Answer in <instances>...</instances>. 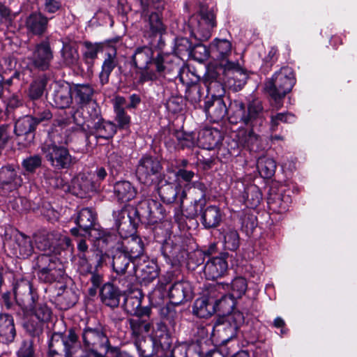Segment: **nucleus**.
I'll return each instance as SVG.
<instances>
[{
    "mask_svg": "<svg viewBox=\"0 0 357 357\" xmlns=\"http://www.w3.org/2000/svg\"><path fill=\"white\" fill-rule=\"evenodd\" d=\"M83 348L88 351L94 348H102L107 354L110 348V343L102 327L85 326L80 333Z\"/></svg>",
    "mask_w": 357,
    "mask_h": 357,
    "instance_id": "nucleus-7",
    "label": "nucleus"
},
{
    "mask_svg": "<svg viewBox=\"0 0 357 357\" xmlns=\"http://www.w3.org/2000/svg\"><path fill=\"white\" fill-rule=\"evenodd\" d=\"M36 124L32 116H25L19 119L15 124L14 132L17 136L29 135L32 133Z\"/></svg>",
    "mask_w": 357,
    "mask_h": 357,
    "instance_id": "nucleus-39",
    "label": "nucleus"
},
{
    "mask_svg": "<svg viewBox=\"0 0 357 357\" xmlns=\"http://www.w3.org/2000/svg\"><path fill=\"white\" fill-rule=\"evenodd\" d=\"M153 50L147 46L138 47L132 55V62L139 69V82L142 84L155 80L165 70L162 58L158 56L153 59Z\"/></svg>",
    "mask_w": 357,
    "mask_h": 357,
    "instance_id": "nucleus-2",
    "label": "nucleus"
},
{
    "mask_svg": "<svg viewBox=\"0 0 357 357\" xmlns=\"http://www.w3.org/2000/svg\"><path fill=\"white\" fill-rule=\"evenodd\" d=\"M224 284V283H222ZM248 288V283L246 280L243 277H237L234 278L231 284H225L224 289L220 290L231 289V293L229 294L234 299L241 298L245 293Z\"/></svg>",
    "mask_w": 357,
    "mask_h": 357,
    "instance_id": "nucleus-38",
    "label": "nucleus"
},
{
    "mask_svg": "<svg viewBox=\"0 0 357 357\" xmlns=\"http://www.w3.org/2000/svg\"><path fill=\"white\" fill-rule=\"evenodd\" d=\"M33 315L40 322L48 321L50 319L52 311L45 303H30L29 307Z\"/></svg>",
    "mask_w": 357,
    "mask_h": 357,
    "instance_id": "nucleus-43",
    "label": "nucleus"
},
{
    "mask_svg": "<svg viewBox=\"0 0 357 357\" xmlns=\"http://www.w3.org/2000/svg\"><path fill=\"white\" fill-rule=\"evenodd\" d=\"M61 52L63 61L66 66H73L78 63L79 56L75 43H63Z\"/></svg>",
    "mask_w": 357,
    "mask_h": 357,
    "instance_id": "nucleus-36",
    "label": "nucleus"
},
{
    "mask_svg": "<svg viewBox=\"0 0 357 357\" xmlns=\"http://www.w3.org/2000/svg\"><path fill=\"white\" fill-rule=\"evenodd\" d=\"M221 135L218 130L206 129L199 133L197 142L206 149H214L220 142Z\"/></svg>",
    "mask_w": 357,
    "mask_h": 357,
    "instance_id": "nucleus-30",
    "label": "nucleus"
},
{
    "mask_svg": "<svg viewBox=\"0 0 357 357\" xmlns=\"http://www.w3.org/2000/svg\"><path fill=\"white\" fill-rule=\"evenodd\" d=\"M46 83L43 79H37L33 82L29 89L28 96L30 99L35 100L42 97L43 95Z\"/></svg>",
    "mask_w": 357,
    "mask_h": 357,
    "instance_id": "nucleus-52",
    "label": "nucleus"
},
{
    "mask_svg": "<svg viewBox=\"0 0 357 357\" xmlns=\"http://www.w3.org/2000/svg\"><path fill=\"white\" fill-rule=\"evenodd\" d=\"M122 237L123 240L119 249L132 259L133 262L141 260L143 257H145L144 255V243L139 237L132 236V234Z\"/></svg>",
    "mask_w": 357,
    "mask_h": 357,
    "instance_id": "nucleus-17",
    "label": "nucleus"
},
{
    "mask_svg": "<svg viewBox=\"0 0 357 357\" xmlns=\"http://www.w3.org/2000/svg\"><path fill=\"white\" fill-rule=\"evenodd\" d=\"M84 45L85 51L83 53V60L87 65L88 70H90L98 57V53L102 50V45L100 43H92L89 41L84 42Z\"/></svg>",
    "mask_w": 357,
    "mask_h": 357,
    "instance_id": "nucleus-37",
    "label": "nucleus"
},
{
    "mask_svg": "<svg viewBox=\"0 0 357 357\" xmlns=\"http://www.w3.org/2000/svg\"><path fill=\"white\" fill-rule=\"evenodd\" d=\"M243 314L239 311L233 312L228 317V321L231 324L233 333L244 323Z\"/></svg>",
    "mask_w": 357,
    "mask_h": 357,
    "instance_id": "nucleus-62",
    "label": "nucleus"
},
{
    "mask_svg": "<svg viewBox=\"0 0 357 357\" xmlns=\"http://www.w3.org/2000/svg\"><path fill=\"white\" fill-rule=\"evenodd\" d=\"M160 162L155 158L144 155L138 162L136 168L137 179L145 185H151L162 170Z\"/></svg>",
    "mask_w": 357,
    "mask_h": 357,
    "instance_id": "nucleus-11",
    "label": "nucleus"
},
{
    "mask_svg": "<svg viewBox=\"0 0 357 357\" xmlns=\"http://www.w3.org/2000/svg\"><path fill=\"white\" fill-rule=\"evenodd\" d=\"M72 93L68 83H56L51 96V104L59 109L69 107L73 102Z\"/></svg>",
    "mask_w": 357,
    "mask_h": 357,
    "instance_id": "nucleus-16",
    "label": "nucleus"
},
{
    "mask_svg": "<svg viewBox=\"0 0 357 357\" xmlns=\"http://www.w3.org/2000/svg\"><path fill=\"white\" fill-rule=\"evenodd\" d=\"M141 305V298L137 296H128L124 301L126 310L134 316L149 314L150 310L147 308H142Z\"/></svg>",
    "mask_w": 357,
    "mask_h": 357,
    "instance_id": "nucleus-41",
    "label": "nucleus"
},
{
    "mask_svg": "<svg viewBox=\"0 0 357 357\" xmlns=\"http://www.w3.org/2000/svg\"><path fill=\"white\" fill-rule=\"evenodd\" d=\"M168 295L173 305H180L192 298V287L186 281L175 282L169 288Z\"/></svg>",
    "mask_w": 357,
    "mask_h": 357,
    "instance_id": "nucleus-19",
    "label": "nucleus"
},
{
    "mask_svg": "<svg viewBox=\"0 0 357 357\" xmlns=\"http://www.w3.org/2000/svg\"><path fill=\"white\" fill-rule=\"evenodd\" d=\"M42 164V158L38 155L29 156L22 161V167L30 173H33L36 169L40 167Z\"/></svg>",
    "mask_w": 357,
    "mask_h": 357,
    "instance_id": "nucleus-57",
    "label": "nucleus"
},
{
    "mask_svg": "<svg viewBox=\"0 0 357 357\" xmlns=\"http://www.w3.org/2000/svg\"><path fill=\"white\" fill-rule=\"evenodd\" d=\"M294 116L290 113H278L276 115H272L271 117V128L272 130H275L280 122L292 123Z\"/></svg>",
    "mask_w": 357,
    "mask_h": 357,
    "instance_id": "nucleus-59",
    "label": "nucleus"
},
{
    "mask_svg": "<svg viewBox=\"0 0 357 357\" xmlns=\"http://www.w3.org/2000/svg\"><path fill=\"white\" fill-rule=\"evenodd\" d=\"M81 347L74 329H69L66 334L54 333L49 344V355L50 357H88L78 355Z\"/></svg>",
    "mask_w": 357,
    "mask_h": 357,
    "instance_id": "nucleus-4",
    "label": "nucleus"
},
{
    "mask_svg": "<svg viewBox=\"0 0 357 357\" xmlns=\"http://www.w3.org/2000/svg\"><path fill=\"white\" fill-rule=\"evenodd\" d=\"M41 152L51 167L56 170L69 169L76 162L75 158L66 147L51 141L41 145Z\"/></svg>",
    "mask_w": 357,
    "mask_h": 357,
    "instance_id": "nucleus-5",
    "label": "nucleus"
},
{
    "mask_svg": "<svg viewBox=\"0 0 357 357\" xmlns=\"http://www.w3.org/2000/svg\"><path fill=\"white\" fill-rule=\"evenodd\" d=\"M295 82L294 74L289 67L280 68L265 82L264 90L273 100V108L279 109L282 107V99L291 91Z\"/></svg>",
    "mask_w": 357,
    "mask_h": 357,
    "instance_id": "nucleus-1",
    "label": "nucleus"
},
{
    "mask_svg": "<svg viewBox=\"0 0 357 357\" xmlns=\"http://www.w3.org/2000/svg\"><path fill=\"white\" fill-rule=\"evenodd\" d=\"M96 220L95 212L91 208H84L78 213L75 222L80 229L87 231L93 227Z\"/></svg>",
    "mask_w": 357,
    "mask_h": 357,
    "instance_id": "nucleus-32",
    "label": "nucleus"
},
{
    "mask_svg": "<svg viewBox=\"0 0 357 357\" xmlns=\"http://www.w3.org/2000/svg\"><path fill=\"white\" fill-rule=\"evenodd\" d=\"M121 68L119 59L117 56L116 49H111L105 53L101 66V70L99 73V79L102 85L109 82V79L112 71L116 68Z\"/></svg>",
    "mask_w": 357,
    "mask_h": 357,
    "instance_id": "nucleus-20",
    "label": "nucleus"
},
{
    "mask_svg": "<svg viewBox=\"0 0 357 357\" xmlns=\"http://www.w3.org/2000/svg\"><path fill=\"white\" fill-rule=\"evenodd\" d=\"M143 10L142 15L149 17V24L153 35L162 33L165 29L160 20L159 13L164 9L163 0H138Z\"/></svg>",
    "mask_w": 357,
    "mask_h": 357,
    "instance_id": "nucleus-9",
    "label": "nucleus"
},
{
    "mask_svg": "<svg viewBox=\"0 0 357 357\" xmlns=\"http://www.w3.org/2000/svg\"><path fill=\"white\" fill-rule=\"evenodd\" d=\"M78 266L80 271L83 273L91 272L93 259H90L89 255H78Z\"/></svg>",
    "mask_w": 357,
    "mask_h": 357,
    "instance_id": "nucleus-63",
    "label": "nucleus"
},
{
    "mask_svg": "<svg viewBox=\"0 0 357 357\" xmlns=\"http://www.w3.org/2000/svg\"><path fill=\"white\" fill-rule=\"evenodd\" d=\"M53 57L50 41L45 40L35 45L31 56L28 59L33 67L45 70L50 67Z\"/></svg>",
    "mask_w": 357,
    "mask_h": 357,
    "instance_id": "nucleus-12",
    "label": "nucleus"
},
{
    "mask_svg": "<svg viewBox=\"0 0 357 357\" xmlns=\"http://www.w3.org/2000/svg\"><path fill=\"white\" fill-rule=\"evenodd\" d=\"M179 250V246L174 245L171 241H166L161 247V251L163 256L168 259L176 257V254Z\"/></svg>",
    "mask_w": 357,
    "mask_h": 357,
    "instance_id": "nucleus-60",
    "label": "nucleus"
},
{
    "mask_svg": "<svg viewBox=\"0 0 357 357\" xmlns=\"http://www.w3.org/2000/svg\"><path fill=\"white\" fill-rule=\"evenodd\" d=\"M218 297L215 298V312L220 311L222 314L229 313L235 305V299L229 294H225L219 290Z\"/></svg>",
    "mask_w": 357,
    "mask_h": 357,
    "instance_id": "nucleus-40",
    "label": "nucleus"
},
{
    "mask_svg": "<svg viewBox=\"0 0 357 357\" xmlns=\"http://www.w3.org/2000/svg\"><path fill=\"white\" fill-rule=\"evenodd\" d=\"M201 16L197 33L200 40H206L211 36V30L216 26L215 15L213 10L202 8Z\"/></svg>",
    "mask_w": 357,
    "mask_h": 357,
    "instance_id": "nucleus-23",
    "label": "nucleus"
},
{
    "mask_svg": "<svg viewBox=\"0 0 357 357\" xmlns=\"http://www.w3.org/2000/svg\"><path fill=\"white\" fill-rule=\"evenodd\" d=\"M14 294L16 301L24 307L28 308L30 303H34L31 285L27 280L17 282L14 287Z\"/></svg>",
    "mask_w": 357,
    "mask_h": 357,
    "instance_id": "nucleus-25",
    "label": "nucleus"
},
{
    "mask_svg": "<svg viewBox=\"0 0 357 357\" xmlns=\"http://www.w3.org/2000/svg\"><path fill=\"white\" fill-rule=\"evenodd\" d=\"M117 252L113 257L112 267L114 271L119 275H123L126 273L130 263L133 264V259L123 252L119 248Z\"/></svg>",
    "mask_w": 357,
    "mask_h": 357,
    "instance_id": "nucleus-33",
    "label": "nucleus"
},
{
    "mask_svg": "<svg viewBox=\"0 0 357 357\" xmlns=\"http://www.w3.org/2000/svg\"><path fill=\"white\" fill-rule=\"evenodd\" d=\"M131 208L123 207L121 210L114 212L116 226L121 236L133 234L135 230L134 222L130 216V214L133 213Z\"/></svg>",
    "mask_w": 357,
    "mask_h": 357,
    "instance_id": "nucleus-18",
    "label": "nucleus"
},
{
    "mask_svg": "<svg viewBox=\"0 0 357 357\" xmlns=\"http://www.w3.org/2000/svg\"><path fill=\"white\" fill-rule=\"evenodd\" d=\"M190 55H191L195 60L199 62H203L208 58L209 51L205 45L197 44L192 47Z\"/></svg>",
    "mask_w": 357,
    "mask_h": 357,
    "instance_id": "nucleus-56",
    "label": "nucleus"
},
{
    "mask_svg": "<svg viewBox=\"0 0 357 357\" xmlns=\"http://www.w3.org/2000/svg\"><path fill=\"white\" fill-rule=\"evenodd\" d=\"M257 168L264 178H271L275 173L276 165L272 158L261 157L257 160Z\"/></svg>",
    "mask_w": 357,
    "mask_h": 357,
    "instance_id": "nucleus-44",
    "label": "nucleus"
},
{
    "mask_svg": "<svg viewBox=\"0 0 357 357\" xmlns=\"http://www.w3.org/2000/svg\"><path fill=\"white\" fill-rule=\"evenodd\" d=\"M178 77L180 82L186 86L198 82L199 81V77L191 72L188 67H183L180 69Z\"/></svg>",
    "mask_w": 357,
    "mask_h": 357,
    "instance_id": "nucleus-54",
    "label": "nucleus"
},
{
    "mask_svg": "<svg viewBox=\"0 0 357 357\" xmlns=\"http://www.w3.org/2000/svg\"><path fill=\"white\" fill-rule=\"evenodd\" d=\"M96 137L108 139L116 133V127L114 123L110 121L99 120L94 125Z\"/></svg>",
    "mask_w": 357,
    "mask_h": 357,
    "instance_id": "nucleus-42",
    "label": "nucleus"
},
{
    "mask_svg": "<svg viewBox=\"0 0 357 357\" xmlns=\"http://www.w3.org/2000/svg\"><path fill=\"white\" fill-rule=\"evenodd\" d=\"M52 117V114L49 109H40L39 107L33 108V115L32 116V118L34 119L36 126L40 123L50 120Z\"/></svg>",
    "mask_w": 357,
    "mask_h": 357,
    "instance_id": "nucleus-61",
    "label": "nucleus"
},
{
    "mask_svg": "<svg viewBox=\"0 0 357 357\" xmlns=\"http://www.w3.org/2000/svg\"><path fill=\"white\" fill-rule=\"evenodd\" d=\"M114 193L118 201L126 202L135 197L137 190L130 182L121 181L114 184Z\"/></svg>",
    "mask_w": 357,
    "mask_h": 357,
    "instance_id": "nucleus-28",
    "label": "nucleus"
},
{
    "mask_svg": "<svg viewBox=\"0 0 357 357\" xmlns=\"http://www.w3.org/2000/svg\"><path fill=\"white\" fill-rule=\"evenodd\" d=\"M54 234L46 231L36 236V243L38 249L46 250L53 245Z\"/></svg>",
    "mask_w": 357,
    "mask_h": 357,
    "instance_id": "nucleus-53",
    "label": "nucleus"
},
{
    "mask_svg": "<svg viewBox=\"0 0 357 357\" xmlns=\"http://www.w3.org/2000/svg\"><path fill=\"white\" fill-rule=\"evenodd\" d=\"M205 111L212 121L218 122L226 116L228 109L223 99L216 97L206 102Z\"/></svg>",
    "mask_w": 357,
    "mask_h": 357,
    "instance_id": "nucleus-24",
    "label": "nucleus"
},
{
    "mask_svg": "<svg viewBox=\"0 0 357 357\" xmlns=\"http://www.w3.org/2000/svg\"><path fill=\"white\" fill-rule=\"evenodd\" d=\"M172 139H176L177 144L182 149L191 148L197 144L195 137L191 133H186L182 130H176L172 134Z\"/></svg>",
    "mask_w": 357,
    "mask_h": 357,
    "instance_id": "nucleus-46",
    "label": "nucleus"
},
{
    "mask_svg": "<svg viewBox=\"0 0 357 357\" xmlns=\"http://www.w3.org/2000/svg\"><path fill=\"white\" fill-rule=\"evenodd\" d=\"M289 197H282L281 195H276L274 197L268 199L270 208L278 213H283L288 209Z\"/></svg>",
    "mask_w": 357,
    "mask_h": 357,
    "instance_id": "nucleus-51",
    "label": "nucleus"
},
{
    "mask_svg": "<svg viewBox=\"0 0 357 357\" xmlns=\"http://www.w3.org/2000/svg\"><path fill=\"white\" fill-rule=\"evenodd\" d=\"M212 53L215 54L216 57L222 61V66L225 70H231L233 77H236L237 74L246 77L243 69L238 63L228 61L227 59L231 52V43L225 39L215 38L210 45Z\"/></svg>",
    "mask_w": 357,
    "mask_h": 357,
    "instance_id": "nucleus-10",
    "label": "nucleus"
},
{
    "mask_svg": "<svg viewBox=\"0 0 357 357\" xmlns=\"http://www.w3.org/2000/svg\"><path fill=\"white\" fill-rule=\"evenodd\" d=\"M158 192L164 202L167 204L177 202L180 207H182L183 201L187 196L185 191L182 190L178 183L166 181L160 184Z\"/></svg>",
    "mask_w": 357,
    "mask_h": 357,
    "instance_id": "nucleus-13",
    "label": "nucleus"
},
{
    "mask_svg": "<svg viewBox=\"0 0 357 357\" xmlns=\"http://www.w3.org/2000/svg\"><path fill=\"white\" fill-rule=\"evenodd\" d=\"M12 254L18 258H27L33 251V244L29 236L22 233H17L14 236V241L11 245Z\"/></svg>",
    "mask_w": 357,
    "mask_h": 357,
    "instance_id": "nucleus-21",
    "label": "nucleus"
},
{
    "mask_svg": "<svg viewBox=\"0 0 357 357\" xmlns=\"http://www.w3.org/2000/svg\"><path fill=\"white\" fill-rule=\"evenodd\" d=\"M73 92L77 103L81 105H85L92 100L94 89L88 84H77L74 87Z\"/></svg>",
    "mask_w": 357,
    "mask_h": 357,
    "instance_id": "nucleus-35",
    "label": "nucleus"
},
{
    "mask_svg": "<svg viewBox=\"0 0 357 357\" xmlns=\"http://www.w3.org/2000/svg\"><path fill=\"white\" fill-rule=\"evenodd\" d=\"M149 314L145 315H136L128 319L132 335L139 338L143 333L149 331L151 324L149 321Z\"/></svg>",
    "mask_w": 357,
    "mask_h": 357,
    "instance_id": "nucleus-31",
    "label": "nucleus"
},
{
    "mask_svg": "<svg viewBox=\"0 0 357 357\" xmlns=\"http://www.w3.org/2000/svg\"><path fill=\"white\" fill-rule=\"evenodd\" d=\"M208 92L211 93L212 98L221 97L225 93V89L221 82L216 79L208 80L205 82Z\"/></svg>",
    "mask_w": 357,
    "mask_h": 357,
    "instance_id": "nucleus-58",
    "label": "nucleus"
},
{
    "mask_svg": "<svg viewBox=\"0 0 357 357\" xmlns=\"http://www.w3.org/2000/svg\"><path fill=\"white\" fill-rule=\"evenodd\" d=\"M185 99L191 104L195 105L200 102L202 96V88L198 82L186 86Z\"/></svg>",
    "mask_w": 357,
    "mask_h": 357,
    "instance_id": "nucleus-50",
    "label": "nucleus"
},
{
    "mask_svg": "<svg viewBox=\"0 0 357 357\" xmlns=\"http://www.w3.org/2000/svg\"><path fill=\"white\" fill-rule=\"evenodd\" d=\"M101 301L106 305L111 307H116L119 305L121 296L119 289L114 284L107 282L100 289V292Z\"/></svg>",
    "mask_w": 357,
    "mask_h": 357,
    "instance_id": "nucleus-27",
    "label": "nucleus"
},
{
    "mask_svg": "<svg viewBox=\"0 0 357 357\" xmlns=\"http://www.w3.org/2000/svg\"><path fill=\"white\" fill-rule=\"evenodd\" d=\"M229 109L231 114L229 119L232 123H243L254 128L261 126L265 120L262 102L257 99L250 102L247 109L243 102L235 100L231 102Z\"/></svg>",
    "mask_w": 357,
    "mask_h": 357,
    "instance_id": "nucleus-3",
    "label": "nucleus"
},
{
    "mask_svg": "<svg viewBox=\"0 0 357 357\" xmlns=\"http://www.w3.org/2000/svg\"><path fill=\"white\" fill-rule=\"evenodd\" d=\"M239 141L244 147L252 151H259L261 146L260 137L252 128L241 132L239 134Z\"/></svg>",
    "mask_w": 357,
    "mask_h": 357,
    "instance_id": "nucleus-34",
    "label": "nucleus"
},
{
    "mask_svg": "<svg viewBox=\"0 0 357 357\" xmlns=\"http://www.w3.org/2000/svg\"><path fill=\"white\" fill-rule=\"evenodd\" d=\"M192 190L197 195V197L195 198V204L196 205L199 204L200 207L205 206L206 191L205 185L199 182L195 183Z\"/></svg>",
    "mask_w": 357,
    "mask_h": 357,
    "instance_id": "nucleus-55",
    "label": "nucleus"
},
{
    "mask_svg": "<svg viewBox=\"0 0 357 357\" xmlns=\"http://www.w3.org/2000/svg\"><path fill=\"white\" fill-rule=\"evenodd\" d=\"M225 247L234 251L238 249L240 245V239L238 231L231 227H227L223 231Z\"/></svg>",
    "mask_w": 357,
    "mask_h": 357,
    "instance_id": "nucleus-45",
    "label": "nucleus"
},
{
    "mask_svg": "<svg viewBox=\"0 0 357 357\" xmlns=\"http://www.w3.org/2000/svg\"><path fill=\"white\" fill-rule=\"evenodd\" d=\"M201 222L205 229L218 227L222 222L224 213L220 207L210 205L203 209L201 213Z\"/></svg>",
    "mask_w": 357,
    "mask_h": 357,
    "instance_id": "nucleus-22",
    "label": "nucleus"
},
{
    "mask_svg": "<svg viewBox=\"0 0 357 357\" xmlns=\"http://www.w3.org/2000/svg\"><path fill=\"white\" fill-rule=\"evenodd\" d=\"M36 266L38 269L39 279L45 282L57 281L65 273L63 264L55 256L40 255L36 259Z\"/></svg>",
    "mask_w": 357,
    "mask_h": 357,
    "instance_id": "nucleus-6",
    "label": "nucleus"
},
{
    "mask_svg": "<svg viewBox=\"0 0 357 357\" xmlns=\"http://www.w3.org/2000/svg\"><path fill=\"white\" fill-rule=\"evenodd\" d=\"M16 335L13 317L8 314H0V341L3 343L12 342Z\"/></svg>",
    "mask_w": 357,
    "mask_h": 357,
    "instance_id": "nucleus-26",
    "label": "nucleus"
},
{
    "mask_svg": "<svg viewBox=\"0 0 357 357\" xmlns=\"http://www.w3.org/2000/svg\"><path fill=\"white\" fill-rule=\"evenodd\" d=\"M75 188H77L81 192V194H86L90 192L96 191L100 188V183L96 181H91L86 176L82 175L78 177L75 183Z\"/></svg>",
    "mask_w": 357,
    "mask_h": 357,
    "instance_id": "nucleus-49",
    "label": "nucleus"
},
{
    "mask_svg": "<svg viewBox=\"0 0 357 357\" xmlns=\"http://www.w3.org/2000/svg\"><path fill=\"white\" fill-rule=\"evenodd\" d=\"M228 256V253L223 252L218 257L208 258L204 268V273L206 279L216 280L225 274L228 268L227 261Z\"/></svg>",
    "mask_w": 357,
    "mask_h": 357,
    "instance_id": "nucleus-14",
    "label": "nucleus"
},
{
    "mask_svg": "<svg viewBox=\"0 0 357 357\" xmlns=\"http://www.w3.org/2000/svg\"><path fill=\"white\" fill-rule=\"evenodd\" d=\"M224 287L225 284L221 283L209 287L203 296L195 301L193 305V313L200 318H207L215 313V298L218 297V291Z\"/></svg>",
    "mask_w": 357,
    "mask_h": 357,
    "instance_id": "nucleus-8",
    "label": "nucleus"
},
{
    "mask_svg": "<svg viewBox=\"0 0 357 357\" xmlns=\"http://www.w3.org/2000/svg\"><path fill=\"white\" fill-rule=\"evenodd\" d=\"M149 198H144L139 201L135 208H131L133 214L137 215L139 217H142L144 218H146L148 215V209L149 206Z\"/></svg>",
    "mask_w": 357,
    "mask_h": 357,
    "instance_id": "nucleus-64",
    "label": "nucleus"
},
{
    "mask_svg": "<svg viewBox=\"0 0 357 357\" xmlns=\"http://www.w3.org/2000/svg\"><path fill=\"white\" fill-rule=\"evenodd\" d=\"M48 19L40 13L31 14L26 20L27 29L35 35H42L47 29Z\"/></svg>",
    "mask_w": 357,
    "mask_h": 357,
    "instance_id": "nucleus-29",
    "label": "nucleus"
},
{
    "mask_svg": "<svg viewBox=\"0 0 357 357\" xmlns=\"http://www.w3.org/2000/svg\"><path fill=\"white\" fill-rule=\"evenodd\" d=\"M147 219L151 223H156L164 218V212L162 205L157 201L151 199L148 209Z\"/></svg>",
    "mask_w": 357,
    "mask_h": 357,
    "instance_id": "nucleus-48",
    "label": "nucleus"
},
{
    "mask_svg": "<svg viewBox=\"0 0 357 357\" xmlns=\"http://www.w3.org/2000/svg\"><path fill=\"white\" fill-rule=\"evenodd\" d=\"M133 271L136 277L144 282L153 281L158 275L157 264L146 256L133 262Z\"/></svg>",
    "mask_w": 357,
    "mask_h": 357,
    "instance_id": "nucleus-15",
    "label": "nucleus"
},
{
    "mask_svg": "<svg viewBox=\"0 0 357 357\" xmlns=\"http://www.w3.org/2000/svg\"><path fill=\"white\" fill-rule=\"evenodd\" d=\"M17 172L12 166L3 167L0 169V182L2 185H12L16 187L19 183Z\"/></svg>",
    "mask_w": 357,
    "mask_h": 357,
    "instance_id": "nucleus-47",
    "label": "nucleus"
}]
</instances>
